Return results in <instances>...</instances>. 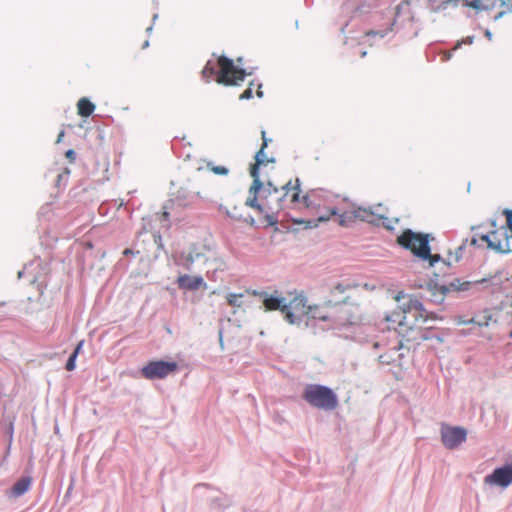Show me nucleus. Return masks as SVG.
Returning a JSON list of instances; mask_svg holds the SVG:
<instances>
[{
    "label": "nucleus",
    "instance_id": "nucleus-1",
    "mask_svg": "<svg viewBox=\"0 0 512 512\" xmlns=\"http://www.w3.org/2000/svg\"><path fill=\"white\" fill-rule=\"evenodd\" d=\"M435 319L431 317L418 300H410L401 310L393 312L387 321L398 322L396 333L386 342H375L374 349L383 348L384 353L379 354L381 364L390 365L399 362L402 354L403 340L410 343H420L429 338L428 331L433 329L431 324Z\"/></svg>",
    "mask_w": 512,
    "mask_h": 512
},
{
    "label": "nucleus",
    "instance_id": "nucleus-2",
    "mask_svg": "<svg viewBox=\"0 0 512 512\" xmlns=\"http://www.w3.org/2000/svg\"><path fill=\"white\" fill-rule=\"evenodd\" d=\"M279 187L270 181L264 185L260 179L253 180L245 204L263 214L269 222L276 221V216L283 210Z\"/></svg>",
    "mask_w": 512,
    "mask_h": 512
},
{
    "label": "nucleus",
    "instance_id": "nucleus-3",
    "mask_svg": "<svg viewBox=\"0 0 512 512\" xmlns=\"http://www.w3.org/2000/svg\"><path fill=\"white\" fill-rule=\"evenodd\" d=\"M333 196L322 190L313 189L302 197L303 209H306L313 218L309 220L292 219L295 224H305L306 228H315L320 222L328 221L338 214V210L332 205Z\"/></svg>",
    "mask_w": 512,
    "mask_h": 512
},
{
    "label": "nucleus",
    "instance_id": "nucleus-4",
    "mask_svg": "<svg viewBox=\"0 0 512 512\" xmlns=\"http://www.w3.org/2000/svg\"><path fill=\"white\" fill-rule=\"evenodd\" d=\"M202 76L207 81L215 77V81L224 86H237L244 81L246 72L235 66L232 59L219 56L216 63L213 61L206 63L202 70Z\"/></svg>",
    "mask_w": 512,
    "mask_h": 512
},
{
    "label": "nucleus",
    "instance_id": "nucleus-5",
    "mask_svg": "<svg viewBox=\"0 0 512 512\" xmlns=\"http://www.w3.org/2000/svg\"><path fill=\"white\" fill-rule=\"evenodd\" d=\"M396 243L403 249L410 251L417 258L428 261L430 266L441 259L440 255L431 254L428 234L405 229L397 236Z\"/></svg>",
    "mask_w": 512,
    "mask_h": 512
},
{
    "label": "nucleus",
    "instance_id": "nucleus-6",
    "mask_svg": "<svg viewBox=\"0 0 512 512\" xmlns=\"http://www.w3.org/2000/svg\"><path fill=\"white\" fill-rule=\"evenodd\" d=\"M302 398L312 407L333 411L338 405V396L329 387L320 384H308L305 386Z\"/></svg>",
    "mask_w": 512,
    "mask_h": 512
},
{
    "label": "nucleus",
    "instance_id": "nucleus-7",
    "mask_svg": "<svg viewBox=\"0 0 512 512\" xmlns=\"http://www.w3.org/2000/svg\"><path fill=\"white\" fill-rule=\"evenodd\" d=\"M283 209L303 210L302 198H300V181L298 178L290 179L279 187Z\"/></svg>",
    "mask_w": 512,
    "mask_h": 512
},
{
    "label": "nucleus",
    "instance_id": "nucleus-8",
    "mask_svg": "<svg viewBox=\"0 0 512 512\" xmlns=\"http://www.w3.org/2000/svg\"><path fill=\"white\" fill-rule=\"evenodd\" d=\"M178 370V364L174 361L163 360L150 361L141 369V375L149 380L164 379Z\"/></svg>",
    "mask_w": 512,
    "mask_h": 512
},
{
    "label": "nucleus",
    "instance_id": "nucleus-9",
    "mask_svg": "<svg viewBox=\"0 0 512 512\" xmlns=\"http://www.w3.org/2000/svg\"><path fill=\"white\" fill-rule=\"evenodd\" d=\"M307 299L303 295H295L289 302L285 303L284 318L289 324H298L309 312Z\"/></svg>",
    "mask_w": 512,
    "mask_h": 512
},
{
    "label": "nucleus",
    "instance_id": "nucleus-10",
    "mask_svg": "<svg viewBox=\"0 0 512 512\" xmlns=\"http://www.w3.org/2000/svg\"><path fill=\"white\" fill-rule=\"evenodd\" d=\"M490 278H482L479 280H464L461 278H454L450 281V294L458 293L462 297H468L479 293L489 283Z\"/></svg>",
    "mask_w": 512,
    "mask_h": 512
},
{
    "label": "nucleus",
    "instance_id": "nucleus-11",
    "mask_svg": "<svg viewBox=\"0 0 512 512\" xmlns=\"http://www.w3.org/2000/svg\"><path fill=\"white\" fill-rule=\"evenodd\" d=\"M192 205V195L184 190H179L164 206L162 212L163 220H168L171 216L176 217L179 208L190 207Z\"/></svg>",
    "mask_w": 512,
    "mask_h": 512
},
{
    "label": "nucleus",
    "instance_id": "nucleus-12",
    "mask_svg": "<svg viewBox=\"0 0 512 512\" xmlns=\"http://www.w3.org/2000/svg\"><path fill=\"white\" fill-rule=\"evenodd\" d=\"M510 236L508 235V231L506 227H501L499 229H493L491 231V238L489 241L488 249H491L500 254H507L512 252V248L510 246Z\"/></svg>",
    "mask_w": 512,
    "mask_h": 512
},
{
    "label": "nucleus",
    "instance_id": "nucleus-13",
    "mask_svg": "<svg viewBox=\"0 0 512 512\" xmlns=\"http://www.w3.org/2000/svg\"><path fill=\"white\" fill-rule=\"evenodd\" d=\"M485 483L507 488L512 484V463L497 467L484 479Z\"/></svg>",
    "mask_w": 512,
    "mask_h": 512
},
{
    "label": "nucleus",
    "instance_id": "nucleus-14",
    "mask_svg": "<svg viewBox=\"0 0 512 512\" xmlns=\"http://www.w3.org/2000/svg\"><path fill=\"white\" fill-rule=\"evenodd\" d=\"M262 145L260 150L255 155V163L250 167V175L253 180L260 179L259 169L261 166H266L269 163H274V159L270 158L264 152L265 148L268 145V142L271 141L266 137V132L264 130L261 131Z\"/></svg>",
    "mask_w": 512,
    "mask_h": 512
},
{
    "label": "nucleus",
    "instance_id": "nucleus-15",
    "mask_svg": "<svg viewBox=\"0 0 512 512\" xmlns=\"http://www.w3.org/2000/svg\"><path fill=\"white\" fill-rule=\"evenodd\" d=\"M454 320L457 325L474 324L480 328L488 327L491 322L496 323V319H494V313L490 309H485L470 319H464L462 316H456Z\"/></svg>",
    "mask_w": 512,
    "mask_h": 512
},
{
    "label": "nucleus",
    "instance_id": "nucleus-16",
    "mask_svg": "<svg viewBox=\"0 0 512 512\" xmlns=\"http://www.w3.org/2000/svg\"><path fill=\"white\" fill-rule=\"evenodd\" d=\"M333 308L334 305L330 300L326 301L322 305L309 306L307 318L320 321H330L334 319Z\"/></svg>",
    "mask_w": 512,
    "mask_h": 512
},
{
    "label": "nucleus",
    "instance_id": "nucleus-17",
    "mask_svg": "<svg viewBox=\"0 0 512 512\" xmlns=\"http://www.w3.org/2000/svg\"><path fill=\"white\" fill-rule=\"evenodd\" d=\"M179 288L194 291L200 287H206L202 276H191L188 274L180 275L177 279Z\"/></svg>",
    "mask_w": 512,
    "mask_h": 512
},
{
    "label": "nucleus",
    "instance_id": "nucleus-18",
    "mask_svg": "<svg viewBox=\"0 0 512 512\" xmlns=\"http://www.w3.org/2000/svg\"><path fill=\"white\" fill-rule=\"evenodd\" d=\"M467 439V429L462 426H450V450L459 447Z\"/></svg>",
    "mask_w": 512,
    "mask_h": 512
},
{
    "label": "nucleus",
    "instance_id": "nucleus-19",
    "mask_svg": "<svg viewBox=\"0 0 512 512\" xmlns=\"http://www.w3.org/2000/svg\"><path fill=\"white\" fill-rule=\"evenodd\" d=\"M285 303L284 298H278L272 295L265 296L263 299V305L267 311L279 310L282 314H284Z\"/></svg>",
    "mask_w": 512,
    "mask_h": 512
},
{
    "label": "nucleus",
    "instance_id": "nucleus-20",
    "mask_svg": "<svg viewBox=\"0 0 512 512\" xmlns=\"http://www.w3.org/2000/svg\"><path fill=\"white\" fill-rule=\"evenodd\" d=\"M497 0H470L467 1L466 7H471L476 14L484 11L492 10L496 6Z\"/></svg>",
    "mask_w": 512,
    "mask_h": 512
},
{
    "label": "nucleus",
    "instance_id": "nucleus-21",
    "mask_svg": "<svg viewBox=\"0 0 512 512\" xmlns=\"http://www.w3.org/2000/svg\"><path fill=\"white\" fill-rule=\"evenodd\" d=\"M31 486V478L23 477L19 479L12 487L11 493L15 497H19L26 493Z\"/></svg>",
    "mask_w": 512,
    "mask_h": 512
},
{
    "label": "nucleus",
    "instance_id": "nucleus-22",
    "mask_svg": "<svg viewBox=\"0 0 512 512\" xmlns=\"http://www.w3.org/2000/svg\"><path fill=\"white\" fill-rule=\"evenodd\" d=\"M78 114L89 117L95 110V105L87 98H81L77 103Z\"/></svg>",
    "mask_w": 512,
    "mask_h": 512
},
{
    "label": "nucleus",
    "instance_id": "nucleus-23",
    "mask_svg": "<svg viewBox=\"0 0 512 512\" xmlns=\"http://www.w3.org/2000/svg\"><path fill=\"white\" fill-rule=\"evenodd\" d=\"M337 222L340 226H348L355 221V213L353 210L345 211L343 213L338 212Z\"/></svg>",
    "mask_w": 512,
    "mask_h": 512
},
{
    "label": "nucleus",
    "instance_id": "nucleus-24",
    "mask_svg": "<svg viewBox=\"0 0 512 512\" xmlns=\"http://www.w3.org/2000/svg\"><path fill=\"white\" fill-rule=\"evenodd\" d=\"M353 212L355 213V220L358 219L361 221L371 222L374 216L373 212L370 209L361 207L354 209Z\"/></svg>",
    "mask_w": 512,
    "mask_h": 512
},
{
    "label": "nucleus",
    "instance_id": "nucleus-25",
    "mask_svg": "<svg viewBox=\"0 0 512 512\" xmlns=\"http://www.w3.org/2000/svg\"><path fill=\"white\" fill-rule=\"evenodd\" d=\"M501 6H505L506 10H502L495 14L492 18L494 21L499 20L502 18L507 12L512 13V0H501Z\"/></svg>",
    "mask_w": 512,
    "mask_h": 512
},
{
    "label": "nucleus",
    "instance_id": "nucleus-26",
    "mask_svg": "<svg viewBox=\"0 0 512 512\" xmlns=\"http://www.w3.org/2000/svg\"><path fill=\"white\" fill-rule=\"evenodd\" d=\"M481 227L482 226L479 225V226H472V228H471V230L474 232V234L471 238L470 244L473 246L482 247V244H479L482 232L478 231Z\"/></svg>",
    "mask_w": 512,
    "mask_h": 512
},
{
    "label": "nucleus",
    "instance_id": "nucleus-27",
    "mask_svg": "<svg viewBox=\"0 0 512 512\" xmlns=\"http://www.w3.org/2000/svg\"><path fill=\"white\" fill-rule=\"evenodd\" d=\"M430 8L434 11H437L441 8H445L448 0H428Z\"/></svg>",
    "mask_w": 512,
    "mask_h": 512
},
{
    "label": "nucleus",
    "instance_id": "nucleus-28",
    "mask_svg": "<svg viewBox=\"0 0 512 512\" xmlns=\"http://www.w3.org/2000/svg\"><path fill=\"white\" fill-rule=\"evenodd\" d=\"M243 295L242 294H234V293H230L227 295V303L229 306H232V307H239L240 304L238 303V299L241 298Z\"/></svg>",
    "mask_w": 512,
    "mask_h": 512
},
{
    "label": "nucleus",
    "instance_id": "nucleus-29",
    "mask_svg": "<svg viewBox=\"0 0 512 512\" xmlns=\"http://www.w3.org/2000/svg\"><path fill=\"white\" fill-rule=\"evenodd\" d=\"M391 31V28L387 29V30H379V31H375V30H369L367 32H365L364 36L365 37H370V36H379L381 38L385 37L387 35V33Z\"/></svg>",
    "mask_w": 512,
    "mask_h": 512
},
{
    "label": "nucleus",
    "instance_id": "nucleus-30",
    "mask_svg": "<svg viewBox=\"0 0 512 512\" xmlns=\"http://www.w3.org/2000/svg\"><path fill=\"white\" fill-rule=\"evenodd\" d=\"M76 358L75 355H70V357L68 358L67 360V363H66V369L68 371H73L76 367Z\"/></svg>",
    "mask_w": 512,
    "mask_h": 512
},
{
    "label": "nucleus",
    "instance_id": "nucleus-31",
    "mask_svg": "<svg viewBox=\"0 0 512 512\" xmlns=\"http://www.w3.org/2000/svg\"><path fill=\"white\" fill-rule=\"evenodd\" d=\"M194 262V257L192 254H188V256L186 257L185 261L182 263L183 267L186 269V270H191L192 268V264Z\"/></svg>",
    "mask_w": 512,
    "mask_h": 512
},
{
    "label": "nucleus",
    "instance_id": "nucleus-32",
    "mask_svg": "<svg viewBox=\"0 0 512 512\" xmlns=\"http://www.w3.org/2000/svg\"><path fill=\"white\" fill-rule=\"evenodd\" d=\"M490 238H491V231L487 232V233H481V238H480L479 244L483 245V243H485L488 248Z\"/></svg>",
    "mask_w": 512,
    "mask_h": 512
},
{
    "label": "nucleus",
    "instance_id": "nucleus-33",
    "mask_svg": "<svg viewBox=\"0 0 512 512\" xmlns=\"http://www.w3.org/2000/svg\"><path fill=\"white\" fill-rule=\"evenodd\" d=\"M465 249V242H463L455 251V261L459 262L462 259V253Z\"/></svg>",
    "mask_w": 512,
    "mask_h": 512
},
{
    "label": "nucleus",
    "instance_id": "nucleus-34",
    "mask_svg": "<svg viewBox=\"0 0 512 512\" xmlns=\"http://www.w3.org/2000/svg\"><path fill=\"white\" fill-rule=\"evenodd\" d=\"M240 100H248L252 98V88L251 85L243 91V93L239 96Z\"/></svg>",
    "mask_w": 512,
    "mask_h": 512
},
{
    "label": "nucleus",
    "instance_id": "nucleus-35",
    "mask_svg": "<svg viewBox=\"0 0 512 512\" xmlns=\"http://www.w3.org/2000/svg\"><path fill=\"white\" fill-rule=\"evenodd\" d=\"M211 170L217 175H226L228 173V169L224 166H214Z\"/></svg>",
    "mask_w": 512,
    "mask_h": 512
},
{
    "label": "nucleus",
    "instance_id": "nucleus-36",
    "mask_svg": "<svg viewBox=\"0 0 512 512\" xmlns=\"http://www.w3.org/2000/svg\"><path fill=\"white\" fill-rule=\"evenodd\" d=\"M349 288V285H343V284H337L333 290L332 293H340L343 294L346 292V290Z\"/></svg>",
    "mask_w": 512,
    "mask_h": 512
},
{
    "label": "nucleus",
    "instance_id": "nucleus-37",
    "mask_svg": "<svg viewBox=\"0 0 512 512\" xmlns=\"http://www.w3.org/2000/svg\"><path fill=\"white\" fill-rule=\"evenodd\" d=\"M503 214L506 216L507 225L512 223V209H505Z\"/></svg>",
    "mask_w": 512,
    "mask_h": 512
},
{
    "label": "nucleus",
    "instance_id": "nucleus-38",
    "mask_svg": "<svg viewBox=\"0 0 512 512\" xmlns=\"http://www.w3.org/2000/svg\"><path fill=\"white\" fill-rule=\"evenodd\" d=\"M83 344H84V341H83V340H82V341H80V342L77 344V346H76L75 350L73 351L72 355H75V357H77V356L79 355V353H80L81 349H82Z\"/></svg>",
    "mask_w": 512,
    "mask_h": 512
},
{
    "label": "nucleus",
    "instance_id": "nucleus-39",
    "mask_svg": "<svg viewBox=\"0 0 512 512\" xmlns=\"http://www.w3.org/2000/svg\"><path fill=\"white\" fill-rule=\"evenodd\" d=\"M446 291H447V288H446L445 286H442V287L440 288V295H441L440 300H441V301L444 299L445 294H446Z\"/></svg>",
    "mask_w": 512,
    "mask_h": 512
},
{
    "label": "nucleus",
    "instance_id": "nucleus-40",
    "mask_svg": "<svg viewBox=\"0 0 512 512\" xmlns=\"http://www.w3.org/2000/svg\"><path fill=\"white\" fill-rule=\"evenodd\" d=\"M485 36H486L489 40H491V39H492V33H491V31H490V30H486V31H485Z\"/></svg>",
    "mask_w": 512,
    "mask_h": 512
},
{
    "label": "nucleus",
    "instance_id": "nucleus-41",
    "mask_svg": "<svg viewBox=\"0 0 512 512\" xmlns=\"http://www.w3.org/2000/svg\"><path fill=\"white\" fill-rule=\"evenodd\" d=\"M262 95H263V92L261 91V85H259L258 90H257V96L262 97Z\"/></svg>",
    "mask_w": 512,
    "mask_h": 512
},
{
    "label": "nucleus",
    "instance_id": "nucleus-42",
    "mask_svg": "<svg viewBox=\"0 0 512 512\" xmlns=\"http://www.w3.org/2000/svg\"><path fill=\"white\" fill-rule=\"evenodd\" d=\"M490 224H491V226H492L494 229H497V228H496V219H491V220H490Z\"/></svg>",
    "mask_w": 512,
    "mask_h": 512
},
{
    "label": "nucleus",
    "instance_id": "nucleus-43",
    "mask_svg": "<svg viewBox=\"0 0 512 512\" xmlns=\"http://www.w3.org/2000/svg\"><path fill=\"white\" fill-rule=\"evenodd\" d=\"M132 253H133V251L131 249H125L123 252L124 255H130Z\"/></svg>",
    "mask_w": 512,
    "mask_h": 512
},
{
    "label": "nucleus",
    "instance_id": "nucleus-44",
    "mask_svg": "<svg viewBox=\"0 0 512 512\" xmlns=\"http://www.w3.org/2000/svg\"><path fill=\"white\" fill-rule=\"evenodd\" d=\"M472 42H473V37L472 36L467 37L465 43L471 44Z\"/></svg>",
    "mask_w": 512,
    "mask_h": 512
},
{
    "label": "nucleus",
    "instance_id": "nucleus-45",
    "mask_svg": "<svg viewBox=\"0 0 512 512\" xmlns=\"http://www.w3.org/2000/svg\"><path fill=\"white\" fill-rule=\"evenodd\" d=\"M67 157H72V155H74V151L73 150H69L67 153H66Z\"/></svg>",
    "mask_w": 512,
    "mask_h": 512
},
{
    "label": "nucleus",
    "instance_id": "nucleus-46",
    "mask_svg": "<svg viewBox=\"0 0 512 512\" xmlns=\"http://www.w3.org/2000/svg\"><path fill=\"white\" fill-rule=\"evenodd\" d=\"M442 440L445 443L446 442V433L442 431Z\"/></svg>",
    "mask_w": 512,
    "mask_h": 512
},
{
    "label": "nucleus",
    "instance_id": "nucleus-47",
    "mask_svg": "<svg viewBox=\"0 0 512 512\" xmlns=\"http://www.w3.org/2000/svg\"><path fill=\"white\" fill-rule=\"evenodd\" d=\"M446 55H447V54H446V52H443V55H442V60H443V61H445V59H446Z\"/></svg>",
    "mask_w": 512,
    "mask_h": 512
},
{
    "label": "nucleus",
    "instance_id": "nucleus-48",
    "mask_svg": "<svg viewBox=\"0 0 512 512\" xmlns=\"http://www.w3.org/2000/svg\"><path fill=\"white\" fill-rule=\"evenodd\" d=\"M507 227L509 228V230L512 232V223L507 225Z\"/></svg>",
    "mask_w": 512,
    "mask_h": 512
},
{
    "label": "nucleus",
    "instance_id": "nucleus-49",
    "mask_svg": "<svg viewBox=\"0 0 512 512\" xmlns=\"http://www.w3.org/2000/svg\"><path fill=\"white\" fill-rule=\"evenodd\" d=\"M63 135H64V132L62 131V132L60 133V135H59V138H61ZM59 140H60V139H58V141H59Z\"/></svg>",
    "mask_w": 512,
    "mask_h": 512
},
{
    "label": "nucleus",
    "instance_id": "nucleus-50",
    "mask_svg": "<svg viewBox=\"0 0 512 512\" xmlns=\"http://www.w3.org/2000/svg\"><path fill=\"white\" fill-rule=\"evenodd\" d=\"M509 337L512 338V330L509 332Z\"/></svg>",
    "mask_w": 512,
    "mask_h": 512
}]
</instances>
